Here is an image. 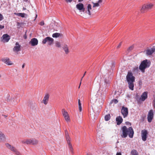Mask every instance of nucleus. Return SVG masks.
<instances>
[{
  "instance_id": "obj_47",
  "label": "nucleus",
  "mask_w": 155,
  "mask_h": 155,
  "mask_svg": "<svg viewBox=\"0 0 155 155\" xmlns=\"http://www.w3.org/2000/svg\"><path fill=\"white\" fill-rule=\"evenodd\" d=\"M83 0H78V2H80L82 1Z\"/></svg>"
},
{
  "instance_id": "obj_1",
  "label": "nucleus",
  "mask_w": 155,
  "mask_h": 155,
  "mask_svg": "<svg viewBox=\"0 0 155 155\" xmlns=\"http://www.w3.org/2000/svg\"><path fill=\"white\" fill-rule=\"evenodd\" d=\"M121 130L122 133L121 136L122 137L124 138L126 137L128 134L130 138L133 137L134 131L132 127H129L128 129L126 126H124L122 127Z\"/></svg>"
},
{
  "instance_id": "obj_30",
  "label": "nucleus",
  "mask_w": 155,
  "mask_h": 155,
  "mask_svg": "<svg viewBox=\"0 0 155 155\" xmlns=\"http://www.w3.org/2000/svg\"><path fill=\"white\" fill-rule=\"evenodd\" d=\"M93 7H98L99 6V3L98 2L97 3H94L93 2Z\"/></svg>"
},
{
  "instance_id": "obj_15",
  "label": "nucleus",
  "mask_w": 155,
  "mask_h": 155,
  "mask_svg": "<svg viewBox=\"0 0 155 155\" xmlns=\"http://www.w3.org/2000/svg\"><path fill=\"white\" fill-rule=\"evenodd\" d=\"M38 41L37 39L33 38L31 39L29 42V44L31 45L32 46H35L38 45Z\"/></svg>"
},
{
  "instance_id": "obj_36",
  "label": "nucleus",
  "mask_w": 155,
  "mask_h": 155,
  "mask_svg": "<svg viewBox=\"0 0 155 155\" xmlns=\"http://www.w3.org/2000/svg\"><path fill=\"white\" fill-rule=\"evenodd\" d=\"M40 25H44V21H41V22L40 23Z\"/></svg>"
},
{
  "instance_id": "obj_3",
  "label": "nucleus",
  "mask_w": 155,
  "mask_h": 155,
  "mask_svg": "<svg viewBox=\"0 0 155 155\" xmlns=\"http://www.w3.org/2000/svg\"><path fill=\"white\" fill-rule=\"evenodd\" d=\"M150 65V62L147 59L144 60L142 61L139 67V69L141 71L144 73L145 71V69L149 68Z\"/></svg>"
},
{
  "instance_id": "obj_35",
  "label": "nucleus",
  "mask_w": 155,
  "mask_h": 155,
  "mask_svg": "<svg viewBox=\"0 0 155 155\" xmlns=\"http://www.w3.org/2000/svg\"><path fill=\"white\" fill-rule=\"evenodd\" d=\"M133 46H131L130 47H129V48H128V50L129 51H131V50H132L133 49Z\"/></svg>"
},
{
  "instance_id": "obj_50",
  "label": "nucleus",
  "mask_w": 155,
  "mask_h": 155,
  "mask_svg": "<svg viewBox=\"0 0 155 155\" xmlns=\"http://www.w3.org/2000/svg\"><path fill=\"white\" fill-rule=\"evenodd\" d=\"M112 64L113 66H114V64L113 63H112Z\"/></svg>"
},
{
  "instance_id": "obj_9",
  "label": "nucleus",
  "mask_w": 155,
  "mask_h": 155,
  "mask_svg": "<svg viewBox=\"0 0 155 155\" xmlns=\"http://www.w3.org/2000/svg\"><path fill=\"white\" fill-rule=\"evenodd\" d=\"M121 113L124 118L127 117L128 114V110L127 108L123 106L121 110Z\"/></svg>"
},
{
  "instance_id": "obj_24",
  "label": "nucleus",
  "mask_w": 155,
  "mask_h": 155,
  "mask_svg": "<svg viewBox=\"0 0 155 155\" xmlns=\"http://www.w3.org/2000/svg\"><path fill=\"white\" fill-rule=\"evenodd\" d=\"M91 5L89 4L87 6V13H88L89 15H91V12L90 10L92 9Z\"/></svg>"
},
{
  "instance_id": "obj_51",
  "label": "nucleus",
  "mask_w": 155,
  "mask_h": 155,
  "mask_svg": "<svg viewBox=\"0 0 155 155\" xmlns=\"http://www.w3.org/2000/svg\"><path fill=\"white\" fill-rule=\"evenodd\" d=\"M86 155H90L89 153H87Z\"/></svg>"
},
{
  "instance_id": "obj_25",
  "label": "nucleus",
  "mask_w": 155,
  "mask_h": 155,
  "mask_svg": "<svg viewBox=\"0 0 155 155\" xmlns=\"http://www.w3.org/2000/svg\"><path fill=\"white\" fill-rule=\"evenodd\" d=\"M131 155H139L138 153L135 149L132 150L130 152Z\"/></svg>"
},
{
  "instance_id": "obj_37",
  "label": "nucleus",
  "mask_w": 155,
  "mask_h": 155,
  "mask_svg": "<svg viewBox=\"0 0 155 155\" xmlns=\"http://www.w3.org/2000/svg\"><path fill=\"white\" fill-rule=\"evenodd\" d=\"M78 103L79 106H80L81 105V102L80 100V99H78Z\"/></svg>"
},
{
  "instance_id": "obj_28",
  "label": "nucleus",
  "mask_w": 155,
  "mask_h": 155,
  "mask_svg": "<svg viewBox=\"0 0 155 155\" xmlns=\"http://www.w3.org/2000/svg\"><path fill=\"white\" fill-rule=\"evenodd\" d=\"M110 117V114H107L105 115L104 118L106 121H108L109 120Z\"/></svg>"
},
{
  "instance_id": "obj_20",
  "label": "nucleus",
  "mask_w": 155,
  "mask_h": 155,
  "mask_svg": "<svg viewBox=\"0 0 155 155\" xmlns=\"http://www.w3.org/2000/svg\"><path fill=\"white\" fill-rule=\"evenodd\" d=\"M117 124V125H120L123 122V119L120 116L117 117L116 119Z\"/></svg>"
},
{
  "instance_id": "obj_33",
  "label": "nucleus",
  "mask_w": 155,
  "mask_h": 155,
  "mask_svg": "<svg viewBox=\"0 0 155 155\" xmlns=\"http://www.w3.org/2000/svg\"><path fill=\"white\" fill-rule=\"evenodd\" d=\"M86 71L84 72V75H83V77H82V78H81V82H80V85H79V88L80 87V85H81V81L82 80V79L83 78V77H84V76L85 75V74H86Z\"/></svg>"
},
{
  "instance_id": "obj_17",
  "label": "nucleus",
  "mask_w": 155,
  "mask_h": 155,
  "mask_svg": "<svg viewBox=\"0 0 155 155\" xmlns=\"http://www.w3.org/2000/svg\"><path fill=\"white\" fill-rule=\"evenodd\" d=\"M147 97V92H144L141 95L140 99L142 101H144Z\"/></svg>"
},
{
  "instance_id": "obj_12",
  "label": "nucleus",
  "mask_w": 155,
  "mask_h": 155,
  "mask_svg": "<svg viewBox=\"0 0 155 155\" xmlns=\"http://www.w3.org/2000/svg\"><path fill=\"white\" fill-rule=\"evenodd\" d=\"M153 118V113L152 110H150L148 112L147 116V120L149 122H151Z\"/></svg>"
},
{
  "instance_id": "obj_27",
  "label": "nucleus",
  "mask_w": 155,
  "mask_h": 155,
  "mask_svg": "<svg viewBox=\"0 0 155 155\" xmlns=\"http://www.w3.org/2000/svg\"><path fill=\"white\" fill-rule=\"evenodd\" d=\"M61 34L60 33H55L52 35L53 38H58L61 36Z\"/></svg>"
},
{
  "instance_id": "obj_31",
  "label": "nucleus",
  "mask_w": 155,
  "mask_h": 155,
  "mask_svg": "<svg viewBox=\"0 0 155 155\" xmlns=\"http://www.w3.org/2000/svg\"><path fill=\"white\" fill-rule=\"evenodd\" d=\"M14 152L15 153V154L16 155H21V153L18 151L16 149V151H14Z\"/></svg>"
},
{
  "instance_id": "obj_2",
  "label": "nucleus",
  "mask_w": 155,
  "mask_h": 155,
  "mask_svg": "<svg viewBox=\"0 0 155 155\" xmlns=\"http://www.w3.org/2000/svg\"><path fill=\"white\" fill-rule=\"evenodd\" d=\"M135 77L133 76V73L130 71H128L126 76V79L128 82L129 89L132 91L134 90Z\"/></svg>"
},
{
  "instance_id": "obj_8",
  "label": "nucleus",
  "mask_w": 155,
  "mask_h": 155,
  "mask_svg": "<svg viewBox=\"0 0 155 155\" xmlns=\"http://www.w3.org/2000/svg\"><path fill=\"white\" fill-rule=\"evenodd\" d=\"M62 112L65 120L67 122H70V119L68 112L64 109L62 110Z\"/></svg>"
},
{
  "instance_id": "obj_32",
  "label": "nucleus",
  "mask_w": 155,
  "mask_h": 155,
  "mask_svg": "<svg viewBox=\"0 0 155 155\" xmlns=\"http://www.w3.org/2000/svg\"><path fill=\"white\" fill-rule=\"evenodd\" d=\"M4 18L3 16L0 13V21L3 20Z\"/></svg>"
},
{
  "instance_id": "obj_10",
  "label": "nucleus",
  "mask_w": 155,
  "mask_h": 155,
  "mask_svg": "<svg viewBox=\"0 0 155 155\" xmlns=\"http://www.w3.org/2000/svg\"><path fill=\"white\" fill-rule=\"evenodd\" d=\"M10 39V36L7 34H5L3 35L1 38V41L4 43L8 41Z\"/></svg>"
},
{
  "instance_id": "obj_22",
  "label": "nucleus",
  "mask_w": 155,
  "mask_h": 155,
  "mask_svg": "<svg viewBox=\"0 0 155 155\" xmlns=\"http://www.w3.org/2000/svg\"><path fill=\"white\" fill-rule=\"evenodd\" d=\"M5 137L4 134L0 131V141H3L5 140Z\"/></svg>"
},
{
  "instance_id": "obj_7",
  "label": "nucleus",
  "mask_w": 155,
  "mask_h": 155,
  "mask_svg": "<svg viewBox=\"0 0 155 155\" xmlns=\"http://www.w3.org/2000/svg\"><path fill=\"white\" fill-rule=\"evenodd\" d=\"M65 134L66 140L68 142V147L69 150H70L71 152L72 153H73V149L72 146L70 142V137L68 135V131L66 130L65 131Z\"/></svg>"
},
{
  "instance_id": "obj_48",
  "label": "nucleus",
  "mask_w": 155,
  "mask_h": 155,
  "mask_svg": "<svg viewBox=\"0 0 155 155\" xmlns=\"http://www.w3.org/2000/svg\"><path fill=\"white\" fill-rule=\"evenodd\" d=\"M26 9V8H25L24 7H23V10H25Z\"/></svg>"
},
{
  "instance_id": "obj_26",
  "label": "nucleus",
  "mask_w": 155,
  "mask_h": 155,
  "mask_svg": "<svg viewBox=\"0 0 155 155\" xmlns=\"http://www.w3.org/2000/svg\"><path fill=\"white\" fill-rule=\"evenodd\" d=\"M14 14L15 15L19 16H21L22 18L24 17L25 16V14L24 13H14Z\"/></svg>"
},
{
  "instance_id": "obj_38",
  "label": "nucleus",
  "mask_w": 155,
  "mask_h": 155,
  "mask_svg": "<svg viewBox=\"0 0 155 155\" xmlns=\"http://www.w3.org/2000/svg\"><path fill=\"white\" fill-rule=\"evenodd\" d=\"M121 42H120V43L119 44V45H118L117 46V48H119L120 47V46H121Z\"/></svg>"
},
{
  "instance_id": "obj_41",
  "label": "nucleus",
  "mask_w": 155,
  "mask_h": 155,
  "mask_svg": "<svg viewBox=\"0 0 155 155\" xmlns=\"http://www.w3.org/2000/svg\"><path fill=\"white\" fill-rule=\"evenodd\" d=\"M73 0H66V2H71Z\"/></svg>"
},
{
  "instance_id": "obj_19",
  "label": "nucleus",
  "mask_w": 155,
  "mask_h": 155,
  "mask_svg": "<svg viewBox=\"0 0 155 155\" xmlns=\"http://www.w3.org/2000/svg\"><path fill=\"white\" fill-rule=\"evenodd\" d=\"M5 145L10 150L13 152H14V151H16V149L13 146L11 145L10 144L8 143H6L5 144Z\"/></svg>"
},
{
  "instance_id": "obj_44",
  "label": "nucleus",
  "mask_w": 155,
  "mask_h": 155,
  "mask_svg": "<svg viewBox=\"0 0 155 155\" xmlns=\"http://www.w3.org/2000/svg\"><path fill=\"white\" fill-rule=\"evenodd\" d=\"M102 2V0H99L98 2L99 3H101V2Z\"/></svg>"
},
{
  "instance_id": "obj_43",
  "label": "nucleus",
  "mask_w": 155,
  "mask_h": 155,
  "mask_svg": "<svg viewBox=\"0 0 155 155\" xmlns=\"http://www.w3.org/2000/svg\"><path fill=\"white\" fill-rule=\"evenodd\" d=\"M116 155H121V153L120 152H117L116 154Z\"/></svg>"
},
{
  "instance_id": "obj_23",
  "label": "nucleus",
  "mask_w": 155,
  "mask_h": 155,
  "mask_svg": "<svg viewBox=\"0 0 155 155\" xmlns=\"http://www.w3.org/2000/svg\"><path fill=\"white\" fill-rule=\"evenodd\" d=\"M63 49L64 51L65 52L66 54H68L69 52L68 48V45H65L63 47Z\"/></svg>"
},
{
  "instance_id": "obj_16",
  "label": "nucleus",
  "mask_w": 155,
  "mask_h": 155,
  "mask_svg": "<svg viewBox=\"0 0 155 155\" xmlns=\"http://www.w3.org/2000/svg\"><path fill=\"white\" fill-rule=\"evenodd\" d=\"M155 51V48H151L150 49L147 50L146 51V54L148 55H152Z\"/></svg>"
},
{
  "instance_id": "obj_18",
  "label": "nucleus",
  "mask_w": 155,
  "mask_h": 155,
  "mask_svg": "<svg viewBox=\"0 0 155 155\" xmlns=\"http://www.w3.org/2000/svg\"><path fill=\"white\" fill-rule=\"evenodd\" d=\"M76 8L79 10H82L83 12H84L85 11V8L84 7V5L82 3H79L77 4L76 6Z\"/></svg>"
},
{
  "instance_id": "obj_40",
  "label": "nucleus",
  "mask_w": 155,
  "mask_h": 155,
  "mask_svg": "<svg viewBox=\"0 0 155 155\" xmlns=\"http://www.w3.org/2000/svg\"><path fill=\"white\" fill-rule=\"evenodd\" d=\"M79 109L80 111L81 112L82 111L81 106H79Z\"/></svg>"
},
{
  "instance_id": "obj_46",
  "label": "nucleus",
  "mask_w": 155,
  "mask_h": 155,
  "mask_svg": "<svg viewBox=\"0 0 155 155\" xmlns=\"http://www.w3.org/2000/svg\"><path fill=\"white\" fill-rule=\"evenodd\" d=\"M25 66V64H23L22 66V68H24Z\"/></svg>"
},
{
  "instance_id": "obj_5",
  "label": "nucleus",
  "mask_w": 155,
  "mask_h": 155,
  "mask_svg": "<svg viewBox=\"0 0 155 155\" xmlns=\"http://www.w3.org/2000/svg\"><path fill=\"white\" fill-rule=\"evenodd\" d=\"M154 5L151 3H148L143 5L140 11L142 12H144L149 10L151 9L153 7Z\"/></svg>"
},
{
  "instance_id": "obj_34",
  "label": "nucleus",
  "mask_w": 155,
  "mask_h": 155,
  "mask_svg": "<svg viewBox=\"0 0 155 155\" xmlns=\"http://www.w3.org/2000/svg\"><path fill=\"white\" fill-rule=\"evenodd\" d=\"M113 101L115 103V104H117L118 103V100L116 99H114L113 100Z\"/></svg>"
},
{
  "instance_id": "obj_6",
  "label": "nucleus",
  "mask_w": 155,
  "mask_h": 155,
  "mask_svg": "<svg viewBox=\"0 0 155 155\" xmlns=\"http://www.w3.org/2000/svg\"><path fill=\"white\" fill-rule=\"evenodd\" d=\"M54 41V40L53 38L49 37H47L43 39L42 43L45 44L47 43L48 45H51L53 44Z\"/></svg>"
},
{
  "instance_id": "obj_45",
  "label": "nucleus",
  "mask_w": 155,
  "mask_h": 155,
  "mask_svg": "<svg viewBox=\"0 0 155 155\" xmlns=\"http://www.w3.org/2000/svg\"><path fill=\"white\" fill-rule=\"evenodd\" d=\"M153 105L155 109V99H154V100H153Z\"/></svg>"
},
{
  "instance_id": "obj_21",
  "label": "nucleus",
  "mask_w": 155,
  "mask_h": 155,
  "mask_svg": "<svg viewBox=\"0 0 155 155\" xmlns=\"http://www.w3.org/2000/svg\"><path fill=\"white\" fill-rule=\"evenodd\" d=\"M49 95L48 94H46L43 100V103L45 104H46L48 103L49 98Z\"/></svg>"
},
{
  "instance_id": "obj_11",
  "label": "nucleus",
  "mask_w": 155,
  "mask_h": 155,
  "mask_svg": "<svg viewBox=\"0 0 155 155\" xmlns=\"http://www.w3.org/2000/svg\"><path fill=\"white\" fill-rule=\"evenodd\" d=\"M148 134V132L147 130H143L141 131V137L143 141H145L146 140Z\"/></svg>"
},
{
  "instance_id": "obj_13",
  "label": "nucleus",
  "mask_w": 155,
  "mask_h": 155,
  "mask_svg": "<svg viewBox=\"0 0 155 155\" xmlns=\"http://www.w3.org/2000/svg\"><path fill=\"white\" fill-rule=\"evenodd\" d=\"M2 61L8 65H11L13 64V63L8 58H3L2 59Z\"/></svg>"
},
{
  "instance_id": "obj_4",
  "label": "nucleus",
  "mask_w": 155,
  "mask_h": 155,
  "mask_svg": "<svg viewBox=\"0 0 155 155\" xmlns=\"http://www.w3.org/2000/svg\"><path fill=\"white\" fill-rule=\"evenodd\" d=\"M38 140L34 139H27L26 140L22 141V143H23L27 144H31L33 145H37L38 143Z\"/></svg>"
},
{
  "instance_id": "obj_52",
  "label": "nucleus",
  "mask_w": 155,
  "mask_h": 155,
  "mask_svg": "<svg viewBox=\"0 0 155 155\" xmlns=\"http://www.w3.org/2000/svg\"><path fill=\"white\" fill-rule=\"evenodd\" d=\"M1 75L0 74V78H1Z\"/></svg>"
},
{
  "instance_id": "obj_42",
  "label": "nucleus",
  "mask_w": 155,
  "mask_h": 155,
  "mask_svg": "<svg viewBox=\"0 0 155 155\" xmlns=\"http://www.w3.org/2000/svg\"><path fill=\"white\" fill-rule=\"evenodd\" d=\"M15 101V98H13V99H11V101L12 102H14Z\"/></svg>"
},
{
  "instance_id": "obj_29",
  "label": "nucleus",
  "mask_w": 155,
  "mask_h": 155,
  "mask_svg": "<svg viewBox=\"0 0 155 155\" xmlns=\"http://www.w3.org/2000/svg\"><path fill=\"white\" fill-rule=\"evenodd\" d=\"M55 46L58 48H60L61 47V45L60 42L58 41H56L55 42Z\"/></svg>"
},
{
  "instance_id": "obj_14",
  "label": "nucleus",
  "mask_w": 155,
  "mask_h": 155,
  "mask_svg": "<svg viewBox=\"0 0 155 155\" xmlns=\"http://www.w3.org/2000/svg\"><path fill=\"white\" fill-rule=\"evenodd\" d=\"M15 46L13 48V51L15 52H18L21 50V46L18 42H16L15 44Z\"/></svg>"
},
{
  "instance_id": "obj_39",
  "label": "nucleus",
  "mask_w": 155,
  "mask_h": 155,
  "mask_svg": "<svg viewBox=\"0 0 155 155\" xmlns=\"http://www.w3.org/2000/svg\"><path fill=\"white\" fill-rule=\"evenodd\" d=\"M4 28V25H0V30L2 29H3Z\"/></svg>"
},
{
  "instance_id": "obj_49",
  "label": "nucleus",
  "mask_w": 155,
  "mask_h": 155,
  "mask_svg": "<svg viewBox=\"0 0 155 155\" xmlns=\"http://www.w3.org/2000/svg\"><path fill=\"white\" fill-rule=\"evenodd\" d=\"M24 1H25L26 2H27L28 0H23Z\"/></svg>"
}]
</instances>
